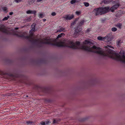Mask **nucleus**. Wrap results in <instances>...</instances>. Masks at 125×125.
Instances as JSON below:
<instances>
[{
    "instance_id": "f257e3e1",
    "label": "nucleus",
    "mask_w": 125,
    "mask_h": 125,
    "mask_svg": "<svg viewBox=\"0 0 125 125\" xmlns=\"http://www.w3.org/2000/svg\"><path fill=\"white\" fill-rule=\"evenodd\" d=\"M83 43L85 45L81 46L80 42L76 41L74 43L71 41L69 42L68 44L71 45L69 46L70 48L73 49H82L84 50L93 52L96 53L101 55L105 56L106 54L100 47H97L95 46H92L93 44L89 41L85 40Z\"/></svg>"
},
{
    "instance_id": "f03ea898",
    "label": "nucleus",
    "mask_w": 125,
    "mask_h": 125,
    "mask_svg": "<svg viewBox=\"0 0 125 125\" xmlns=\"http://www.w3.org/2000/svg\"><path fill=\"white\" fill-rule=\"evenodd\" d=\"M32 30H30L29 31L30 33V36H26L27 34L26 32L22 33L20 35V36L23 38L29 40V42L33 44H36L39 46H41L43 44H47L54 45V44L52 42L54 41L52 39H48L46 38H45L44 40L46 42L43 41L42 39H37L36 40L34 39L33 37V33L31 31Z\"/></svg>"
},
{
    "instance_id": "7ed1b4c3",
    "label": "nucleus",
    "mask_w": 125,
    "mask_h": 125,
    "mask_svg": "<svg viewBox=\"0 0 125 125\" xmlns=\"http://www.w3.org/2000/svg\"><path fill=\"white\" fill-rule=\"evenodd\" d=\"M109 9L108 7H104V8L100 7L94 9L93 11L94 12L95 16L99 15L108 12Z\"/></svg>"
},
{
    "instance_id": "20e7f679",
    "label": "nucleus",
    "mask_w": 125,
    "mask_h": 125,
    "mask_svg": "<svg viewBox=\"0 0 125 125\" xmlns=\"http://www.w3.org/2000/svg\"><path fill=\"white\" fill-rule=\"evenodd\" d=\"M120 6V4L119 3H118L117 4L115 5L111 8L109 6H106V7L109 8V9L108 10V12L111 11L112 12H113L114 10L117 9Z\"/></svg>"
},
{
    "instance_id": "39448f33",
    "label": "nucleus",
    "mask_w": 125,
    "mask_h": 125,
    "mask_svg": "<svg viewBox=\"0 0 125 125\" xmlns=\"http://www.w3.org/2000/svg\"><path fill=\"white\" fill-rule=\"evenodd\" d=\"M112 39V37L110 36L109 35L106 36L105 37H104V41L106 42H108L111 40Z\"/></svg>"
},
{
    "instance_id": "423d86ee",
    "label": "nucleus",
    "mask_w": 125,
    "mask_h": 125,
    "mask_svg": "<svg viewBox=\"0 0 125 125\" xmlns=\"http://www.w3.org/2000/svg\"><path fill=\"white\" fill-rule=\"evenodd\" d=\"M74 17V15L73 14L71 16H70L68 14L64 16L63 17V18L65 19L66 20H70L72 19Z\"/></svg>"
},
{
    "instance_id": "0eeeda50",
    "label": "nucleus",
    "mask_w": 125,
    "mask_h": 125,
    "mask_svg": "<svg viewBox=\"0 0 125 125\" xmlns=\"http://www.w3.org/2000/svg\"><path fill=\"white\" fill-rule=\"evenodd\" d=\"M0 31L6 33V27L3 25H0Z\"/></svg>"
},
{
    "instance_id": "6e6552de",
    "label": "nucleus",
    "mask_w": 125,
    "mask_h": 125,
    "mask_svg": "<svg viewBox=\"0 0 125 125\" xmlns=\"http://www.w3.org/2000/svg\"><path fill=\"white\" fill-rule=\"evenodd\" d=\"M0 75H8L12 76V77L14 76V75L13 74H10L9 73H5V72H4L3 71H2L0 70Z\"/></svg>"
},
{
    "instance_id": "1a4fd4ad",
    "label": "nucleus",
    "mask_w": 125,
    "mask_h": 125,
    "mask_svg": "<svg viewBox=\"0 0 125 125\" xmlns=\"http://www.w3.org/2000/svg\"><path fill=\"white\" fill-rule=\"evenodd\" d=\"M123 14H124V13L122 11H118L116 14L115 16L117 18H119Z\"/></svg>"
},
{
    "instance_id": "9d476101",
    "label": "nucleus",
    "mask_w": 125,
    "mask_h": 125,
    "mask_svg": "<svg viewBox=\"0 0 125 125\" xmlns=\"http://www.w3.org/2000/svg\"><path fill=\"white\" fill-rule=\"evenodd\" d=\"M81 31V30L79 29H76L75 30L74 33V36L75 37L77 35H78L79 34V33Z\"/></svg>"
},
{
    "instance_id": "9b49d317",
    "label": "nucleus",
    "mask_w": 125,
    "mask_h": 125,
    "mask_svg": "<svg viewBox=\"0 0 125 125\" xmlns=\"http://www.w3.org/2000/svg\"><path fill=\"white\" fill-rule=\"evenodd\" d=\"M65 29V28H63L62 27L60 26L59 27V29L57 31V32H61L62 31L64 32L65 31L64 30Z\"/></svg>"
},
{
    "instance_id": "f8f14e48",
    "label": "nucleus",
    "mask_w": 125,
    "mask_h": 125,
    "mask_svg": "<svg viewBox=\"0 0 125 125\" xmlns=\"http://www.w3.org/2000/svg\"><path fill=\"white\" fill-rule=\"evenodd\" d=\"M36 12V11L34 10H28L26 12V13L27 14H35Z\"/></svg>"
},
{
    "instance_id": "ddd939ff",
    "label": "nucleus",
    "mask_w": 125,
    "mask_h": 125,
    "mask_svg": "<svg viewBox=\"0 0 125 125\" xmlns=\"http://www.w3.org/2000/svg\"><path fill=\"white\" fill-rule=\"evenodd\" d=\"M115 26L117 27L120 29L121 28L122 26V24L121 23H118L115 25Z\"/></svg>"
},
{
    "instance_id": "4468645a",
    "label": "nucleus",
    "mask_w": 125,
    "mask_h": 125,
    "mask_svg": "<svg viewBox=\"0 0 125 125\" xmlns=\"http://www.w3.org/2000/svg\"><path fill=\"white\" fill-rule=\"evenodd\" d=\"M36 25L35 23L33 24L31 26V30L34 31L35 29V27Z\"/></svg>"
},
{
    "instance_id": "2eb2a0df",
    "label": "nucleus",
    "mask_w": 125,
    "mask_h": 125,
    "mask_svg": "<svg viewBox=\"0 0 125 125\" xmlns=\"http://www.w3.org/2000/svg\"><path fill=\"white\" fill-rule=\"evenodd\" d=\"M122 42L121 40L120 39H118L117 40V46H120Z\"/></svg>"
},
{
    "instance_id": "dca6fc26",
    "label": "nucleus",
    "mask_w": 125,
    "mask_h": 125,
    "mask_svg": "<svg viewBox=\"0 0 125 125\" xmlns=\"http://www.w3.org/2000/svg\"><path fill=\"white\" fill-rule=\"evenodd\" d=\"M85 21V20H82L80 21V22L79 23V26H81L84 24V22Z\"/></svg>"
},
{
    "instance_id": "f3484780",
    "label": "nucleus",
    "mask_w": 125,
    "mask_h": 125,
    "mask_svg": "<svg viewBox=\"0 0 125 125\" xmlns=\"http://www.w3.org/2000/svg\"><path fill=\"white\" fill-rule=\"evenodd\" d=\"M95 80H92L90 81L89 82V83L90 84H93L95 83Z\"/></svg>"
},
{
    "instance_id": "a211bd4d",
    "label": "nucleus",
    "mask_w": 125,
    "mask_h": 125,
    "mask_svg": "<svg viewBox=\"0 0 125 125\" xmlns=\"http://www.w3.org/2000/svg\"><path fill=\"white\" fill-rule=\"evenodd\" d=\"M2 10L3 11L7 13L8 12V8L7 7H4L2 8Z\"/></svg>"
},
{
    "instance_id": "6ab92c4d",
    "label": "nucleus",
    "mask_w": 125,
    "mask_h": 125,
    "mask_svg": "<svg viewBox=\"0 0 125 125\" xmlns=\"http://www.w3.org/2000/svg\"><path fill=\"white\" fill-rule=\"evenodd\" d=\"M97 39L98 40L104 41V37L103 38L100 36H98L97 37Z\"/></svg>"
},
{
    "instance_id": "aec40b11",
    "label": "nucleus",
    "mask_w": 125,
    "mask_h": 125,
    "mask_svg": "<svg viewBox=\"0 0 125 125\" xmlns=\"http://www.w3.org/2000/svg\"><path fill=\"white\" fill-rule=\"evenodd\" d=\"M34 1L35 0H30L28 3L29 4L31 5L33 3Z\"/></svg>"
},
{
    "instance_id": "412c9836",
    "label": "nucleus",
    "mask_w": 125,
    "mask_h": 125,
    "mask_svg": "<svg viewBox=\"0 0 125 125\" xmlns=\"http://www.w3.org/2000/svg\"><path fill=\"white\" fill-rule=\"evenodd\" d=\"M10 16H8L7 17H5L4 18H3L2 20L3 21H4L5 20H7L9 18Z\"/></svg>"
},
{
    "instance_id": "4be33fe9",
    "label": "nucleus",
    "mask_w": 125,
    "mask_h": 125,
    "mask_svg": "<svg viewBox=\"0 0 125 125\" xmlns=\"http://www.w3.org/2000/svg\"><path fill=\"white\" fill-rule=\"evenodd\" d=\"M62 35H64V34L63 33H61L60 34H59L56 38V39H58L59 38L61 37L62 36Z\"/></svg>"
},
{
    "instance_id": "5701e85b",
    "label": "nucleus",
    "mask_w": 125,
    "mask_h": 125,
    "mask_svg": "<svg viewBox=\"0 0 125 125\" xmlns=\"http://www.w3.org/2000/svg\"><path fill=\"white\" fill-rule=\"evenodd\" d=\"M117 30V29L115 27H113L111 29V30L112 31L115 32Z\"/></svg>"
},
{
    "instance_id": "b1692460",
    "label": "nucleus",
    "mask_w": 125,
    "mask_h": 125,
    "mask_svg": "<svg viewBox=\"0 0 125 125\" xmlns=\"http://www.w3.org/2000/svg\"><path fill=\"white\" fill-rule=\"evenodd\" d=\"M83 3L84 5V6L86 7H87L89 6V4L87 2H84Z\"/></svg>"
},
{
    "instance_id": "393cba45",
    "label": "nucleus",
    "mask_w": 125,
    "mask_h": 125,
    "mask_svg": "<svg viewBox=\"0 0 125 125\" xmlns=\"http://www.w3.org/2000/svg\"><path fill=\"white\" fill-rule=\"evenodd\" d=\"M111 1H107L106 0H104V4H108Z\"/></svg>"
},
{
    "instance_id": "a878e982",
    "label": "nucleus",
    "mask_w": 125,
    "mask_h": 125,
    "mask_svg": "<svg viewBox=\"0 0 125 125\" xmlns=\"http://www.w3.org/2000/svg\"><path fill=\"white\" fill-rule=\"evenodd\" d=\"M44 121L45 123V125H49V123H51L48 120L45 121Z\"/></svg>"
},
{
    "instance_id": "bb28decb",
    "label": "nucleus",
    "mask_w": 125,
    "mask_h": 125,
    "mask_svg": "<svg viewBox=\"0 0 125 125\" xmlns=\"http://www.w3.org/2000/svg\"><path fill=\"white\" fill-rule=\"evenodd\" d=\"M76 3L75 0H72L70 1V3L71 4H73Z\"/></svg>"
},
{
    "instance_id": "cd10ccee",
    "label": "nucleus",
    "mask_w": 125,
    "mask_h": 125,
    "mask_svg": "<svg viewBox=\"0 0 125 125\" xmlns=\"http://www.w3.org/2000/svg\"><path fill=\"white\" fill-rule=\"evenodd\" d=\"M58 46L59 47H64L65 46H68L67 45H64L63 44L61 43H60L58 45Z\"/></svg>"
},
{
    "instance_id": "c85d7f7f",
    "label": "nucleus",
    "mask_w": 125,
    "mask_h": 125,
    "mask_svg": "<svg viewBox=\"0 0 125 125\" xmlns=\"http://www.w3.org/2000/svg\"><path fill=\"white\" fill-rule=\"evenodd\" d=\"M58 122V120L57 119H53V123L54 124V123H57Z\"/></svg>"
},
{
    "instance_id": "c756f323",
    "label": "nucleus",
    "mask_w": 125,
    "mask_h": 125,
    "mask_svg": "<svg viewBox=\"0 0 125 125\" xmlns=\"http://www.w3.org/2000/svg\"><path fill=\"white\" fill-rule=\"evenodd\" d=\"M91 29H87L85 31L86 33H88L89 32H90L91 31Z\"/></svg>"
},
{
    "instance_id": "7c9ffc66",
    "label": "nucleus",
    "mask_w": 125,
    "mask_h": 125,
    "mask_svg": "<svg viewBox=\"0 0 125 125\" xmlns=\"http://www.w3.org/2000/svg\"><path fill=\"white\" fill-rule=\"evenodd\" d=\"M26 123L28 124H32L33 122L32 121H26L25 122Z\"/></svg>"
},
{
    "instance_id": "2f4dec72",
    "label": "nucleus",
    "mask_w": 125,
    "mask_h": 125,
    "mask_svg": "<svg viewBox=\"0 0 125 125\" xmlns=\"http://www.w3.org/2000/svg\"><path fill=\"white\" fill-rule=\"evenodd\" d=\"M39 17L40 18H42L44 16L42 14L40 13Z\"/></svg>"
},
{
    "instance_id": "473e14b6",
    "label": "nucleus",
    "mask_w": 125,
    "mask_h": 125,
    "mask_svg": "<svg viewBox=\"0 0 125 125\" xmlns=\"http://www.w3.org/2000/svg\"><path fill=\"white\" fill-rule=\"evenodd\" d=\"M22 0H14V1L17 3H19L21 2Z\"/></svg>"
},
{
    "instance_id": "72a5a7b5",
    "label": "nucleus",
    "mask_w": 125,
    "mask_h": 125,
    "mask_svg": "<svg viewBox=\"0 0 125 125\" xmlns=\"http://www.w3.org/2000/svg\"><path fill=\"white\" fill-rule=\"evenodd\" d=\"M41 125H45V121H42L40 123Z\"/></svg>"
},
{
    "instance_id": "f704fd0d",
    "label": "nucleus",
    "mask_w": 125,
    "mask_h": 125,
    "mask_svg": "<svg viewBox=\"0 0 125 125\" xmlns=\"http://www.w3.org/2000/svg\"><path fill=\"white\" fill-rule=\"evenodd\" d=\"M76 14L77 15H79L81 13V12L79 11H76L75 12Z\"/></svg>"
},
{
    "instance_id": "c9c22d12",
    "label": "nucleus",
    "mask_w": 125,
    "mask_h": 125,
    "mask_svg": "<svg viewBox=\"0 0 125 125\" xmlns=\"http://www.w3.org/2000/svg\"><path fill=\"white\" fill-rule=\"evenodd\" d=\"M56 13L55 12H52V14L51 15L52 16H54L56 15Z\"/></svg>"
},
{
    "instance_id": "e433bc0d",
    "label": "nucleus",
    "mask_w": 125,
    "mask_h": 125,
    "mask_svg": "<svg viewBox=\"0 0 125 125\" xmlns=\"http://www.w3.org/2000/svg\"><path fill=\"white\" fill-rule=\"evenodd\" d=\"M106 48H108V47H110L111 48H113V47L111 46V45H107V46H106Z\"/></svg>"
},
{
    "instance_id": "4c0bfd02",
    "label": "nucleus",
    "mask_w": 125,
    "mask_h": 125,
    "mask_svg": "<svg viewBox=\"0 0 125 125\" xmlns=\"http://www.w3.org/2000/svg\"><path fill=\"white\" fill-rule=\"evenodd\" d=\"M105 20H106L105 19L102 20L101 21L102 22V23H104L105 21Z\"/></svg>"
},
{
    "instance_id": "58836bf2",
    "label": "nucleus",
    "mask_w": 125,
    "mask_h": 125,
    "mask_svg": "<svg viewBox=\"0 0 125 125\" xmlns=\"http://www.w3.org/2000/svg\"><path fill=\"white\" fill-rule=\"evenodd\" d=\"M76 3H78L81 0H75Z\"/></svg>"
},
{
    "instance_id": "ea45409f",
    "label": "nucleus",
    "mask_w": 125,
    "mask_h": 125,
    "mask_svg": "<svg viewBox=\"0 0 125 125\" xmlns=\"http://www.w3.org/2000/svg\"><path fill=\"white\" fill-rule=\"evenodd\" d=\"M75 24V23L73 21L72 23L71 24V26H72L73 25H74Z\"/></svg>"
},
{
    "instance_id": "a19ab883",
    "label": "nucleus",
    "mask_w": 125,
    "mask_h": 125,
    "mask_svg": "<svg viewBox=\"0 0 125 125\" xmlns=\"http://www.w3.org/2000/svg\"><path fill=\"white\" fill-rule=\"evenodd\" d=\"M13 14V12H9V14L10 15H11Z\"/></svg>"
},
{
    "instance_id": "79ce46f5",
    "label": "nucleus",
    "mask_w": 125,
    "mask_h": 125,
    "mask_svg": "<svg viewBox=\"0 0 125 125\" xmlns=\"http://www.w3.org/2000/svg\"><path fill=\"white\" fill-rule=\"evenodd\" d=\"M37 0V2H40L42 0Z\"/></svg>"
},
{
    "instance_id": "37998d69",
    "label": "nucleus",
    "mask_w": 125,
    "mask_h": 125,
    "mask_svg": "<svg viewBox=\"0 0 125 125\" xmlns=\"http://www.w3.org/2000/svg\"><path fill=\"white\" fill-rule=\"evenodd\" d=\"M46 88H44V90L43 91L44 92L46 93L47 92H46Z\"/></svg>"
},
{
    "instance_id": "c03bdc74",
    "label": "nucleus",
    "mask_w": 125,
    "mask_h": 125,
    "mask_svg": "<svg viewBox=\"0 0 125 125\" xmlns=\"http://www.w3.org/2000/svg\"><path fill=\"white\" fill-rule=\"evenodd\" d=\"M24 96L25 98H26V97H28V95H24Z\"/></svg>"
},
{
    "instance_id": "a18cd8bd",
    "label": "nucleus",
    "mask_w": 125,
    "mask_h": 125,
    "mask_svg": "<svg viewBox=\"0 0 125 125\" xmlns=\"http://www.w3.org/2000/svg\"><path fill=\"white\" fill-rule=\"evenodd\" d=\"M31 20H30V18L28 19H27V21H30Z\"/></svg>"
},
{
    "instance_id": "49530a36",
    "label": "nucleus",
    "mask_w": 125,
    "mask_h": 125,
    "mask_svg": "<svg viewBox=\"0 0 125 125\" xmlns=\"http://www.w3.org/2000/svg\"><path fill=\"white\" fill-rule=\"evenodd\" d=\"M46 21V19H43V21Z\"/></svg>"
},
{
    "instance_id": "de8ad7c7",
    "label": "nucleus",
    "mask_w": 125,
    "mask_h": 125,
    "mask_svg": "<svg viewBox=\"0 0 125 125\" xmlns=\"http://www.w3.org/2000/svg\"><path fill=\"white\" fill-rule=\"evenodd\" d=\"M74 20H75V21H76L78 20V19H76Z\"/></svg>"
},
{
    "instance_id": "09e8293b",
    "label": "nucleus",
    "mask_w": 125,
    "mask_h": 125,
    "mask_svg": "<svg viewBox=\"0 0 125 125\" xmlns=\"http://www.w3.org/2000/svg\"><path fill=\"white\" fill-rule=\"evenodd\" d=\"M18 29V27L16 28L15 29Z\"/></svg>"
},
{
    "instance_id": "8fccbe9b",
    "label": "nucleus",
    "mask_w": 125,
    "mask_h": 125,
    "mask_svg": "<svg viewBox=\"0 0 125 125\" xmlns=\"http://www.w3.org/2000/svg\"><path fill=\"white\" fill-rule=\"evenodd\" d=\"M7 96V95H6V94H5V95H4V96Z\"/></svg>"
},
{
    "instance_id": "3c124183",
    "label": "nucleus",
    "mask_w": 125,
    "mask_h": 125,
    "mask_svg": "<svg viewBox=\"0 0 125 125\" xmlns=\"http://www.w3.org/2000/svg\"><path fill=\"white\" fill-rule=\"evenodd\" d=\"M74 21V22H75V23H76V21H75V20H74V21Z\"/></svg>"
}]
</instances>
